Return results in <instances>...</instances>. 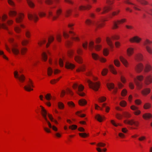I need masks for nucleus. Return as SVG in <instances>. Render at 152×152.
<instances>
[{
  "instance_id": "f257e3e1",
  "label": "nucleus",
  "mask_w": 152,
  "mask_h": 152,
  "mask_svg": "<svg viewBox=\"0 0 152 152\" xmlns=\"http://www.w3.org/2000/svg\"><path fill=\"white\" fill-rule=\"evenodd\" d=\"M74 89H76L77 93L81 96H83L85 95V94L83 92H81L84 88V86L81 84L79 85L77 83L74 84L73 86Z\"/></svg>"
},
{
  "instance_id": "f03ea898",
  "label": "nucleus",
  "mask_w": 152,
  "mask_h": 152,
  "mask_svg": "<svg viewBox=\"0 0 152 152\" xmlns=\"http://www.w3.org/2000/svg\"><path fill=\"white\" fill-rule=\"evenodd\" d=\"M62 12V9L59 7H58L56 11V16H54L51 10H49L48 12V17L51 18L53 20H55L61 15Z\"/></svg>"
},
{
  "instance_id": "7ed1b4c3",
  "label": "nucleus",
  "mask_w": 152,
  "mask_h": 152,
  "mask_svg": "<svg viewBox=\"0 0 152 152\" xmlns=\"http://www.w3.org/2000/svg\"><path fill=\"white\" fill-rule=\"evenodd\" d=\"M87 82L90 88H92L95 91H97L100 86V84L99 83H93L91 80H88Z\"/></svg>"
},
{
  "instance_id": "20e7f679",
  "label": "nucleus",
  "mask_w": 152,
  "mask_h": 152,
  "mask_svg": "<svg viewBox=\"0 0 152 152\" xmlns=\"http://www.w3.org/2000/svg\"><path fill=\"white\" fill-rule=\"evenodd\" d=\"M86 24L89 26L91 25H94L96 28H99L102 26V24L100 23L99 21L94 22L89 19H87L85 21Z\"/></svg>"
},
{
  "instance_id": "39448f33",
  "label": "nucleus",
  "mask_w": 152,
  "mask_h": 152,
  "mask_svg": "<svg viewBox=\"0 0 152 152\" xmlns=\"http://www.w3.org/2000/svg\"><path fill=\"white\" fill-rule=\"evenodd\" d=\"M113 0H107L106 3L108 6L105 7L103 8L102 12L101 13V14H103L112 9L111 7L109 5L113 4Z\"/></svg>"
},
{
  "instance_id": "423d86ee",
  "label": "nucleus",
  "mask_w": 152,
  "mask_h": 152,
  "mask_svg": "<svg viewBox=\"0 0 152 152\" xmlns=\"http://www.w3.org/2000/svg\"><path fill=\"white\" fill-rule=\"evenodd\" d=\"M151 43H152V42L148 39H146L143 43L147 51L150 54H152V48L151 46L148 45Z\"/></svg>"
},
{
  "instance_id": "0eeeda50",
  "label": "nucleus",
  "mask_w": 152,
  "mask_h": 152,
  "mask_svg": "<svg viewBox=\"0 0 152 152\" xmlns=\"http://www.w3.org/2000/svg\"><path fill=\"white\" fill-rule=\"evenodd\" d=\"M143 79V77L142 75L137 76L136 78H134V82L139 88H140L142 86V84L139 82L142 81Z\"/></svg>"
},
{
  "instance_id": "6e6552de",
  "label": "nucleus",
  "mask_w": 152,
  "mask_h": 152,
  "mask_svg": "<svg viewBox=\"0 0 152 152\" xmlns=\"http://www.w3.org/2000/svg\"><path fill=\"white\" fill-rule=\"evenodd\" d=\"M118 38L119 37L117 36H113L111 38L107 37L106 39V41L108 45L111 48H113L114 47V45L112 40L113 39H118Z\"/></svg>"
},
{
  "instance_id": "1a4fd4ad",
  "label": "nucleus",
  "mask_w": 152,
  "mask_h": 152,
  "mask_svg": "<svg viewBox=\"0 0 152 152\" xmlns=\"http://www.w3.org/2000/svg\"><path fill=\"white\" fill-rule=\"evenodd\" d=\"M94 43L93 41H91L89 44V48L90 50L91 51L94 48L97 51L100 50L101 48V46L99 45H97L94 46Z\"/></svg>"
},
{
  "instance_id": "9d476101",
  "label": "nucleus",
  "mask_w": 152,
  "mask_h": 152,
  "mask_svg": "<svg viewBox=\"0 0 152 152\" xmlns=\"http://www.w3.org/2000/svg\"><path fill=\"white\" fill-rule=\"evenodd\" d=\"M14 74L15 77L16 78L18 79L20 81L23 82L25 80V77L23 75H21L19 76L17 71H15L14 72Z\"/></svg>"
},
{
  "instance_id": "9b49d317",
  "label": "nucleus",
  "mask_w": 152,
  "mask_h": 152,
  "mask_svg": "<svg viewBox=\"0 0 152 152\" xmlns=\"http://www.w3.org/2000/svg\"><path fill=\"white\" fill-rule=\"evenodd\" d=\"M33 87L34 86L33 85L32 81L30 79H29V80L28 82V85L25 86L24 87V88L26 90L28 91H31L33 90V89L31 88V87Z\"/></svg>"
},
{
  "instance_id": "f8f14e48",
  "label": "nucleus",
  "mask_w": 152,
  "mask_h": 152,
  "mask_svg": "<svg viewBox=\"0 0 152 152\" xmlns=\"http://www.w3.org/2000/svg\"><path fill=\"white\" fill-rule=\"evenodd\" d=\"M28 18L30 20H33L36 21L38 19V17L37 15L34 13H28Z\"/></svg>"
},
{
  "instance_id": "ddd939ff",
  "label": "nucleus",
  "mask_w": 152,
  "mask_h": 152,
  "mask_svg": "<svg viewBox=\"0 0 152 152\" xmlns=\"http://www.w3.org/2000/svg\"><path fill=\"white\" fill-rule=\"evenodd\" d=\"M92 56L93 58L95 60L99 59L102 62H105L106 60L104 58L100 57L98 54L95 53H92Z\"/></svg>"
},
{
  "instance_id": "4468645a",
  "label": "nucleus",
  "mask_w": 152,
  "mask_h": 152,
  "mask_svg": "<svg viewBox=\"0 0 152 152\" xmlns=\"http://www.w3.org/2000/svg\"><path fill=\"white\" fill-rule=\"evenodd\" d=\"M124 122L126 124H128L131 125L134 124L136 127H137L139 124V122H138L134 121L133 120H125Z\"/></svg>"
},
{
  "instance_id": "2eb2a0df",
  "label": "nucleus",
  "mask_w": 152,
  "mask_h": 152,
  "mask_svg": "<svg viewBox=\"0 0 152 152\" xmlns=\"http://www.w3.org/2000/svg\"><path fill=\"white\" fill-rule=\"evenodd\" d=\"M126 19H122L121 20H118L117 22H114L113 23V29H116L118 28V23H121L126 22Z\"/></svg>"
},
{
  "instance_id": "dca6fc26",
  "label": "nucleus",
  "mask_w": 152,
  "mask_h": 152,
  "mask_svg": "<svg viewBox=\"0 0 152 152\" xmlns=\"http://www.w3.org/2000/svg\"><path fill=\"white\" fill-rule=\"evenodd\" d=\"M12 50L13 53L15 55H17L19 53V50L17 48V45L16 44H12Z\"/></svg>"
},
{
  "instance_id": "f3484780",
  "label": "nucleus",
  "mask_w": 152,
  "mask_h": 152,
  "mask_svg": "<svg viewBox=\"0 0 152 152\" xmlns=\"http://www.w3.org/2000/svg\"><path fill=\"white\" fill-rule=\"evenodd\" d=\"M119 58L120 61L121 62L123 65L126 67H128L129 65V63L127 60L122 56H120Z\"/></svg>"
},
{
  "instance_id": "a211bd4d",
  "label": "nucleus",
  "mask_w": 152,
  "mask_h": 152,
  "mask_svg": "<svg viewBox=\"0 0 152 152\" xmlns=\"http://www.w3.org/2000/svg\"><path fill=\"white\" fill-rule=\"evenodd\" d=\"M40 107L41 108V112L42 115L44 118L45 121H47L48 119L47 118V114L46 110L44 109V107L41 106Z\"/></svg>"
},
{
  "instance_id": "6ab92c4d",
  "label": "nucleus",
  "mask_w": 152,
  "mask_h": 152,
  "mask_svg": "<svg viewBox=\"0 0 152 152\" xmlns=\"http://www.w3.org/2000/svg\"><path fill=\"white\" fill-rule=\"evenodd\" d=\"M145 82L146 85H149L152 83V77L151 75H148L145 78Z\"/></svg>"
},
{
  "instance_id": "aec40b11",
  "label": "nucleus",
  "mask_w": 152,
  "mask_h": 152,
  "mask_svg": "<svg viewBox=\"0 0 152 152\" xmlns=\"http://www.w3.org/2000/svg\"><path fill=\"white\" fill-rule=\"evenodd\" d=\"M141 39L138 37L136 36L130 39L129 41L131 42H135L137 43H139L141 40Z\"/></svg>"
},
{
  "instance_id": "412c9836",
  "label": "nucleus",
  "mask_w": 152,
  "mask_h": 152,
  "mask_svg": "<svg viewBox=\"0 0 152 152\" xmlns=\"http://www.w3.org/2000/svg\"><path fill=\"white\" fill-rule=\"evenodd\" d=\"M143 68V65L141 64H139L136 66L135 69L137 72H140L142 70Z\"/></svg>"
},
{
  "instance_id": "4be33fe9",
  "label": "nucleus",
  "mask_w": 152,
  "mask_h": 152,
  "mask_svg": "<svg viewBox=\"0 0 152 152\" xmlns=\"http://www.w3.org/2000/svg\"><path fill=\"white\" fill-rule=\"evenodd\" d=\"M23 14H21L17 15V17L15 18V20L17 23H20L22 20L23 18L24 17Z\"/></svg>"
},
{
  "instance_id": "5701e85b",
  "label": "nucleus",
  "mask_w": 152,
  "mask_h": 152,
  "mask_svg": "<svg viewBox=\"0 0 152 152\" xmlns=\"http://www.w3.org/2000/svg\"><path fill=\"white\" fill-rule=\"evenodd\" d=\"M131 109L133 110H135V111L134 112V113L136 115H138L140 114L141 113L140 110H137V107L134 105H132L131 107Z\"/></svg>"
},
{
  "instance_id": "b1692460",
  "label": "nucleus",
  "mask_w": 152,
  "mask_h": 152,
  "mask_svg": "<svg viewBox=\"0 0 152 152\" xmlns=\"http://www.w3.org/2000/svg\"><path fill=\"white\" fill-rule=\"evenodd\" d=\"M75 65L69 62H66L65 64V67L67 69H72L75 67Z\"/></svg>"
},
{
  "instance_id": "393cba45",
  "label": "nucleus",
  "mask_w": 152,
  "mask_h": 152,
  "mask_svg": "<svg viewBox=\"0 0 152 152\" xmlns=\"http://www.w3.org/2000/svg\"><path fill=\"white\" fill-rule=\"evenodd\" d=\"M47 123L48 125V127L50 128H52V129L55 131H57L58 130L57 128L55 126H52L50 121L48 120H47V121H45Z\"/></svg>"
},
{
  "instance_id": "a878e982",
  "label": "nucleus",
  "mask_w": 152,
  "mask_h": 152,
  "mask_svg": "<svg viewBox=\"0 0 152 152\" xmlns=\"http://www.w3.org/2000/svg\"><path fill=\"white\" fill-rule=\"evenodd\" d=\"M69 33L72 36L71 38L72 39L76 41H78L79 40L78 37L76 36H75V34L74 32L72 31H69Z\"/></svg>"
},
{
  "instance_id": "bb28decb",
  "label": "nucleus",
  "mask_w": 152,
  "mask_h": 152,
  "mask_svg": "<svg viewBox=\"0 0 152 152\" xmlns=\"http://www.w3.org/2000/svg\"><path fill=\"white\" fill-rule=\"evenodd\" d=\"M143 55L141 53H139L137 54L135 57V59L137 61H140L142 60Z\"/></svg>"
},
{
  "instance_id": "cd10ccee",
  "label": "nucleus",
  "mask_w": 152,
  "mask_h": 152,
  "mask_svg": "<svg viewBox=\"0 0 152 152\" xmlns=\"http://www.w3.org/2000/svg\"><path fill=\"white\" fill-rule=\"evenodd\" d=\"M75 60L77 62L80 64L82 63V59L78 55H76L75 57Z\"/></svg>"
},
{
  "instance_id": "c85d7f7f",
  "label": "nucleus",
  "mask_w": 152,
  "mask_h": 152,
  "mask_svg": "<svg viewBox=\"0 0 152 152\" xmlns=\"http://www.w3.org/2000/svg\"><path fill=\"white\" fill-rule=\"evenodd\" d=\"M142 117L144 119L147 120L151 118L152 117V115L150 113H145L143 115Z\"/></svg>"
},
{
  "instance_id": "c756f323",
  "label": "nucleus",
  "mask_w": 152,
  "mask_h": 152,
  "mask_svg": "<svg viewBox=\"0 0 152 152\" xmlns=\"http://www.w3.org/2000/svg\"><path fill=\"white\" fill-rule=\"evenodd\" d=\"M124 2L126 4H130L134 5V6L133 7V8L135 10H140V9L137 8V6L136 4L129 2V0H124Z\"/></svg>"
},
{
  "instance_id": "7c9ffc66",
  "label": "nucleus",
  "mask_w": 152,
  "mask_h": 152,
  "mask_svg": "<svg viewBox=\"0 0 152 152\" xmlns=\"http://www.w3.org/2000/svg\"><path fill=\"white\" fill-rule=\"evenodd\" d=\"M91 7V6L90 5H88L86 6L81 5L79 6V9L80 10H89Z\"/></svg>"
},
{
  "instance_id": "2f4dec72",
  "label": "nucleus",
  "mask_w": 152,
  "mask_h": 152,
  "mask_svg": "<svg viewBox=\"0 0 152 152\" xmlns=\"http://www.w3.org/2000/svg\"><path fill=\"white\" fill-rule=\"evenodd\" d=\"M109 68L110 71L113 74H116L117 72L116 70L115 69L114 66L112 65H110L109 66Z\"/></svg>"
},
{
  "instance_id": "473e14b6",
  "label": "nucleus",
  "mask_w": 152,
  "mask_h": 152,
  "mask_svg": "<svg viewBox=\"0 0 152 152\" xmlns=\"http://www.w3.org/2000/svg\"><path fill=\"white\" fill-rule=\"evenodd\" d=\"M151 91V89L149 88H146L142 91V93L144 95H146L149 94Z\"/></svg>"
},
{
  "instance_id": "72a5a7b5",
  "label": "nucleus",
  "mask_w": 152,
  "mask_h": 152,
  "mask_svg": "<svg viewBox=\"0 0 152 152\" xmlns=\"http://www.w3.org/2000/svg\"><path fill=\"white\" fill-rule=\"evenodd\" d=\"M134 53V49L133 48H130L128 49L127 50V54L129 56H131Z\"/></svg>"
},
{
  "instance_id": "f704fd0d",
  "label": "nucleus",
  "mask_w": 152,
  "mask_h": 152,
  "mask_svg": "<svg viewBox=\"0 0 152 152\" xmlns=\"http://www.w3.org/2000/svg\"><path fill=\"white\" fill-rule=\"evenodd\" d=\"M104 118V116H102L99 114H97L95 116V118L99 122H102L103 118Z\"/></svg>"
},
{
  "instance_id": "c9c22d12",
  "label": "nucleus",
  "mask_w": 152,
  "mask_h": 152,
  "mask_svg": "<svg viewBox=\"0 0 152 152\" xmlns=\"http://www.w3.org/2000/svg\"><path fill=\"white\" fill-rule=\"evenodd\" d=\"M79 104L81 106H84L87 104V101L83 99H82L79 101Z\"/></svg>"
},
{
  "instance_id": "e433bc0d",
  "label": "nucleus",
  "mask_w": 152,
  "mask_h": 152,
  "mask_svg": "<svg viewBox=\"0 0 152 152\" xmlns=\"http://www.w3.org/2000/svg\"><path fill=\"white\" fill-rule=\"evenodd\" d=\"M28 5L31 8L34 7L35 5L33 2L31 0H26Z\"/></svg>"
},
{
  "instance_id": "4c0bfd02",
  "label": "nucleus",
  "mask_w": 152,
  "mask_h": 152,
  "mask_svg": "<svg viewBox=\"0 0 152 152\" xmlns=\"http://www.w3.org/2000/svg\"><path fill=\"white\" fill-rule=\"evenodd\" d=\"M152 69L151 66L148 64H146L145 69V71L146 72H148L151 71Z\"/></svg>"
},
{
  "instance_id": "58836bf2",
  "label": "nucleus",
  "mask_w": 152,
  "mask_h": 152,
  "mask_svg": "<svg viewBox=\"0 0 152 152\" xmlns=\"http://www.w3.org/2000/svg\"><path fill=\"white\" fill-rule=\"evenodd\" d=\"M107 85L108 88L110 90L112 89H113L114 88V84L113 83H107Z\"/></svg>"
},
{
  "instance_id": "ea45409f",
  "label": "nucleus",
  "mask_w": 152,
  "mask_h": 152,
  "mask_svg": "<svg viewBox=\"0 0 152 152\" xmlns=\"http://www.w3.org/2000/svg\"><path fill=\"white\" fill-rule=\"evenodd\" d=\"M54 39V38L53 37L51 36L50 38H48V43L47 44L46 46L47 47H48L49 45V44L52 42Z\"/></svg>"
},
{
  "instance_id": "a19ab883",
  "label": "nucleus",
  "mask_w": 152,
  "mask_h": 152,
  "mask_svg": "<svg viewBox=\"0 0 152 152\" xmlns=\"http://www.w3.org/2000/svg\"><path fill=\"white\" fill-rule=\"evenodd\" d=\"M9 14V15L10 16L13 17L16 15L17 13L14 10H11Z\"/></svg>"
},
{
  "instance_id": "79ce46f5",
  "label": "nucleus",
  "mask_w": 152,
  "mask_h": 152,
  "mask_svg": "<svg viewBox=\"0 0 152 152\" xmlns=\"http://www.w3.org/2000/svg\"><path fill=\"white\" fill-rule=\"evenodd\" d=\"M85 69V66L84 65L80 66L79 68L77 70V72L80 71H84Z\"/></svg>"
},
{
  "instance_id": "37998d69",
  "label": "nucleus",
  "mask_w": 152,
  "mask_h": 152,
  "mask_svg": "<svg viewBox=\"0 0 152 152\" xmlns=\"http://www.w3.org/2000/svg\"><path fill=\"white\" fill-rule=\"evenodd\" d=\"M120 11V10H117L113 12L112 14L110 15V17L111 18H112V16H115L118 15L119 12Z\"/></svg>"
},
{
  "instance_id": "c03bdc74",
  "label": "nucleus",
  "mask_w": 152,
  "mask_h": 152,
  "mask_svg": "<svg viewBox=\"0 0 152 152\" xmlns=\"http://www.w3.org/2000/svg\"><path fill=\"white\" fill-rule=\"evenodd\" d=\"M106 100V98L104 96H102L101 98H99L98 99L99 102H102L105 101Z\"/></svg>"
},
{
  "instance_id": "a18cd8bd",
  "label": "nucleus",
  "mask_w": 152,
  "mask_h": 152,
  "mask_svg": "<svg viewBox=\"0 0 152 152\" xmlns=\"http://www.w3.org/2000/svg\"><path fill=\"white\" fill-rule=\"evenodd\" d=\"M79 135L81 137L83 138H85L87 137L88 135V134L85 133H79Z\"/></svg>"
},
{
  "instance_id": "49530a36",
  "label": "nucleus",
  "mask_w": 152,
  "mask_h": 152,
  "mask_svg": "<svg viewBox=\"0 0 152 152\" xmlns=\"http://www.w3.org/2000/svg\"><path fill=\"white\" fill-rule=\"evenodd\" d=\"M114 64H115V65L117 66L118 67L120 66V63L119 61L117 60V59H115L114 60Z\"/></svg>"
},
{
  "instance_id": "de8ad7c7",
  "label": "nucleus",
  "mask_w": 152,
  "mask_h": 152,
  "mask_svg": "<svg viewBox=\"0 0 152 152\" xmlns=\"http://www.w3.org/2000/svg\"><path fill=\"white\" fill-rule=\"evenodd\" d=\"M53 72L52 69L50 67H49L48 69V74L49 76H51Z\"/></svg>"
},
{
  "instance_id": "09e8293b",
  "label": "nucleus",
  "mask_w": 152,
  "mask_h": 152,
  "mask_svg": "<svg viewBox=\"0 0 152 152\" xmlns=\"http://www.w3.org/2000/svg\"><path fill=\"white\" fill-rule=\"evenodd\" d=\"M151 105L149 103H146L144 105V109H148L150 107Z\"/></svg>"
},
{
  "instance_id": "8fccbe9b",
  "label": "nucleus",
  "mask_w": 152,
  "mask_h": 152,
  "mask_svg": "<svg viewBox=\"0 0 152 152\" xmlns=\"http://www.w3.org/2000/svg\"><path fill=\"white\" fill-rule=\"evenodd\" d=\"M96 145L99 147H104L106 145V144L102 142H99Z\"/></svg>"
},
{
  "instance_id": "3c124183",
  "label": "nucleus",
  "mask_w": 152,
  "mask_h": 152,
  "mask_svg": "<svg viewBox=\"0 0 152 152\" xmlns=\"http://www.w3.org/2000/svg\"><path fill=\"white\" fill-rule=\"evenodd\" d=\"M27 49L26 48H23L21 49V53L22 55H24L27 51Z\"/></svg>"
},
{
  "instance_id": "603ef678",
  "label": "nucleus",
  "mask_w": 152,
  "mask_h": 152,
  "mask_svg": "<svg viewBox=\"0 0 152 152\" xmlns=\"http://www.w3.org/2000/svg\"><path fill=\"white\" fill-rule=\"evenodd\" d=\"M137 1L142 4H148V2L144 0H137Z\"/></svg>"
},
{
  "instance_id": "864d4df0",
  "label": "nucleus",
  "mask_w": 152,
  "mask_h": 152,
  "mask_svg": "<svg viewBox=\"0 0 152 152\" xmlns=\"http://www.w3.org/2000/svg\"><path fill=\"white\" fill-rule=\"evenodd\" d=\"M77 128V126L75 125H72L69 126V128L72 130H75Z\"/></svg>"
},
{
  "instance_id": "5fc2aeb1",
  "label": "nucleus",
  "mask_w": 152,
  "mask_h": 152,
  "mask_svg": "<svg viewBox=\"0 0 152 152\" xmlns=\"http://www.w3.org/2000/svg\"><path fill=\"white\" fill-rule=\"evenodd\" d=\"M42 58L43 60L46 61L47 60V55L45 52H43L42 55Z\"/></svg>"
},
{
  "instance_id": "6e6d98bb",
  "label": "nucleus",
  "mask_w": 152,
  "mask_h": 152,
  "mask_svg": "<svg viewBox=\"0 0 152 152\" xmlns=\"http://www.w3.org/2000/svg\"><path fill=\"white\" fill-rule=\"evenodd\" d=\"M51 98V96L50 94H48L45 96V98L48 100H50Z\"/></svg>"
},
{
  "instance_id": "4d7b16f0",
  "label": "nucleus",
  "mask_w": 152,
  "mask_h": 152,
  "mask_svg": "<svg viewBox=\"0 0 152 152\" xmlns=\"http://www.w3.org/2000/svg\"><path fill=\"white\" fill-rule=\"evenodd\" d=\"M14 30L17 33H19L20 31V27L19 26H16L15 27Z\"/></svg>"
},
{
  "instance_id": "13d9d810",
  "label": "nucleus",
  "mask_w": 152,
  "mask_h": 152,
  "mask_svg": "<svg viewBox=\"0 0 152 152\" xmlns=\"http://www.w3.org/2000/svg\"><path fill=\"white\" fill-rule=\"evenodd\" d=\"M72 12V10H66L65 12V16L66 17L69 16Z\"/></svg>"
},
{
  "instance_id": "bf43d9fd",
  "label": "nucleus",
  "mask_w": 152,
  "mask_h": 152,
  "mask_svg": "<svg viewBox=\"0 0 152 152\" xmlns=\"http://www.w3.org/2000/svg\"><path fill=\"white\" fill-rule=\"evenodd\" d=\"M58 107L60 109H63L64 108V105L63 103L61 102H59L58 103Z\"/></svg>"
},
{
  "instance_id": "052dcab7",
  "label": "nucleus",
  "mask_w": 152,
  "mask_h": 152,
  "mask_svg": "<svg viewBox=\"0 0 152 152\" xmlns=\"http://www.w3.org/2000/svg\"><path fill=\"white\" fill-rule=\"evenodd\" d=\"M2 28L4 29H7L6 25L4 23H1L0 22V28Z\"/></svg>"
},
{
  "instance_id": "680f3d73",
  "label": "nucleus",
  "mask_w": 152,
  "mask_h": 152,
  "mask_svg": "<svg viewBox=\"0 0 152 152\" xmlns=\"http://www.w3.org/2000/svg\"><path fill=\"white\" fill-rule=\"evenodd\" d=\"M8 2L10 5L14 7L15 6L14 2L12 0H8Z\"/></svg>"
},
{
  "instance_id": "e2e57ef3",
  "label": "nucleus",
  "mask_w": 152,
  "mask_h": 152,
  "mask_svg": "<svg viewBox=\"0 0 152 152\" xmlns=\"http://www.w3.org/2000/svg\"><path fill=\"white\" fill-rule=\"evenodd\" d=\"M28 43V41L26 40H24L21 42L22 45L23 46L26 45Z\"/></svg>"
},
{
  "instance_id": "0e129e2a",
  "label": "nucleus",
  "mask_w": 152,
  "mask_h": 152,
  "mask_svg": "<svg viewBox=\"0 0 152 152\" xmlns=\"http://www.w3.org/2000/svg\"><path fill=\"white\" fill-rule=\"evenodd\" d=\"M108 70L107 69H104L102 72V74L103 75H105L107 73Z\"/></svg>"
},
{
  "instance_id": "69168bd1",
  "label": "nucleus",
  "mask_w": 152,
  "mask_h": 152,
  "mask_svg": "<svg viewBox=\"0 0 152 152\" xmlns=\"http://www.w3.org/2000/svg\"><path fill=\"white\" fill-rule=\"evenodd\" d=\"M74 54V51L73 50H70L68 52V54L70 56H71Z\"/></svg>"
},
{
  "instance_id": "338daca9",
  "label": "nucleus",
  "mask_w": 152,
  "mask_h": 152,
  "mask_svg": "<svg viewBox=\"0 0 152 152\" xmlns=\"http://www.w3.org/2000/svg\"><path fill=\"white\" fill-rule=\"evenodd\" d=\"M68 105L71 107H73L75 106V104L72 102H68Z\"/></svg>"
},
{
  "instance_id": "774afa93",
  "label": "nucleus",
  "mask_w": 152,
  "mask_h": 152,
  "mask_svg": "<svg viewBox=\"0 0 152 152\" xmlns=\"http://www.w3.org/2000/svg\"><path fill=\"white\" fill-rule=\"evenodd\" d=\"M124 116L126 118H129L131 117V115L130 114L126 112H125L124 113Z\"/></svg>"
}]
</instances>
